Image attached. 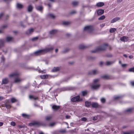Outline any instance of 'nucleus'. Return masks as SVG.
I'll return each mask as SVG.
<instances>
[{"label": "nucleus", "instance_id": "nucleus-49", "mask_svg": "<svg viewBox=\"0 0 134 134\" xmlns=\"http://www.w3.org/2000/svg\"><path fill=\"white\" fill-rule=\"evenodd\" d=\"M99 81V80L98 79H96L94 80L93 82L94 83H96L98 82Z\"/></svg>", "mask_w": 134, "mask_h": 134}, {"label": "nucleus", "instance_id": "nucleus-17", "mask_svg": "<svg viewBox=\"0 0 134 134\" xmlns=\"http://www.w3.org/2000/svg\"><path fill=\"white\" fill-rule=\"evenodd\" d=\"M120 18L118 17H116L114 18L111 21V23H112L115 22L116 21L119 20Z\"/></svg>", "mask_w": 134, "mask_h": 134}, {"label": "nucleus", "instance_id": "nucleus-39", "mask_svg": "<svg viewBox=\"0 0 134 134\" xmlns=\"http://www.w3.org/2000/svg\"><path fill=\"white\" fill-rule=\"evenodd\" d=\"M105 18V16L104 15H103L99 18L98 19L99 20H103Z\"/></svg>", "mask_w": 134, "mask_h": 134}, {"label": "nucleus", "instance_id": "nucleus-9", "mask_svg": "<svg viewBox=\"0 0 134 134\" xmlns=\"http://www.w3.org/2000/svg\"><path fill=\"white\" fill-rule=\"evenodd\" d=\"M133 111V108H129L124 111V112L126 113H131Z\"/></svg>", "mask_w": 134, "mask_h": 134}, {"label": "nucleus", "instance_id": "nucleus-46", "mask_svg": "<svg viewBox=\"0 0 134 134\" xmlns=\"http://www.w3.org/2000/svg\"><path fill=\"white\" fill-rule=\"evenodd\" d=\"M38 37H35L32 38V41H36L38 40Z\"/></svg>", "mask_w": 134, "mask_h": 134}, {"label": "nucleus", "instance_id": "nucleus-18", "mask_svg": "<svg viewBox=\"0 0 134 134\" xmlns=\"http://www.w3.org/2000/svg\"><path fill=\"white\" fill-rule=\"evenodd\" d=\"M115 61H107L106 62V65H110L113 64Z\"/></svg>", "mask_w": 134, "mask_h": 134}, {"label": "nucleus", "instance_id": "nucleus-63", "mask_svg": "<svg viewBox=\"0 0 134 134\" xmlns=\"http://www.w3.org/2000/svg\"><path fill=\"white\" fill-rule=\"evenodd\" d=\"M3 15V14L2 13L0 14V19L2 17Z\"/></svg>", "mask_w": 134, "mask_h": 134}, {"label": "nucleus", "instance_id": "nucleus-35", "mask_svg": "<svg viewBox=\"0 0 134 134\" xmlns=\"http://www.w3.org/2000/svg\"><path fill=\"white\" fill-rule=\"evenodd\" d=\"M70 22L68 21H64L63 22V24L64 25H68L70 24Z\"/></svg>", "mask_w": 134, "mask_h": 134}, {"label": "nucleus", "instance_id": "nucleus-16", "mask_svg": "<svg viewBox=\"0 0 134 134\" xmlns=\"http://www.w3.org/2000/svg\"><path fill=\"white\" fill-rule=\"evenodd\" d=\"M5 42V41L3 39H0V48L3 46Z\"/></svg>", "mask_w": 134, "mask_h": 134}, {"label": "nucleus", "instance_id": "nucleus-37", "mask_svg": "<svg viewBox=\"0 0 134 134\" xmlns=\"http://www.w3.org/2000/svg\"><path fill=\"white\" fill-rule=\"evenodd\" d=\"M69 50V49L68 48H66L64 49L63 51V53H65L68 52Z\"/></svg>", "mask_w": 134, "mask_h": 134}, {"label": "nucleus", "instance_id": "nucleus-25", "mask_svg": "<svg viewBox=\"0 0 134 134\" xmlns=\"http://www.w3.org/2000/svg\"><path fill=\"white\" fill-rule=\"evenodd\" d=\"M52 116L51 115H49L45 117V119L46 120L49 121L52 118Z\"/></svg>", "mask_w": 134, "mask_h": 134}, {"label": "nucleus", "instance_id": "nucleus-56", "mask_svg": "<svg viewBox=\"0 0 134 134\" xmlns=\"http://www.w3.org/2000/svg\"><path fill=\"white\" fill-rule=\"evenodd\" d=\"M74 89V88L72 87H70L69 88V90H73Z\"/></svg>", "mask_w": 134, "mask_h": 134}, {"label": "nucleus", "instance_id": "nucleus-24", "mask_svg": "<svg viewBox=\"0 0 134 134\" xmlns=\"http://www.w3.org/2000/svg\"><path fill=\"white\" fill-rule=\"evenodd\" d=\"M60 108L59 106H57L56 105H53L52 107V108L55 110H57L59 109Z\"/></svg>", "mask_w": 134, "mask_h": 134}, {"label": "nucleus", "instance_id": "nucleus-19", "mask_svg": "<svg viewBox=\"0 0 134 134\" xmlns=\"http://www.w3.org/2000/svg\"><path fill=\"white\" fill-rule=\"evenodd\" d=\"M16 7L19 9H21L23 7V5L21 4L17 3L16 4Z\"/></svg>", "mask_w": 134, "mask_h": 134}, {"label": "nucleus", "instance_id": "nucleus-29", "mask_svg": "<svg viewBox=\"0 0 134 134\" xmlns=\"http://www.w3.org/2000/svg\"><path fill=\"white\" fill-rule=\"evenodd\" d=\"M85 105L87 107H89L91 105V103L90 102L88 101L86 102H85Z\"/></svg>", "mask_w": 134, "mask_h": 134}, {"label": "nucleus", "instance_id": "nucleus-45", "mask_svg": "<svg viewBox=\"0 0 134 134\" xmlns=\"http://www.w3.org/2000/svg\"><path fill=\"white\" fill-rule=\"evenodd\" d=\"M101 101L103 103H104L105 102V99L104 98H102L101 99Z\"/></svg>", "mask_w": 134, "mask_h": 134}, {"label": "nucleus", "instance_id": "nucleus-11", "mask_svg": "<svg viewBox=\"0 0 134 134\" xmlns=\"http://www.w3.org/2000/svg\"><path fill=\"white\" fill-rule=\"evenodd\" d=\"M128 40L129 38L128 37L125 36H123L120 38V40L124 42H126Z\"/></svg>", "mask_w": 134, "mask_h": 134}, {"label": "nucleus", "instance_id": "nucleus-15", "mask_svg": "<svg viewBox=\"0 0 134 134\" xmlns=\"http://www.w3.org/2000/svg\"><path fill=\"white\" fill-rule=\"evenodd\" d=\"M104 10L103 9L98 10L97 11V14L98 15H101L104 13Z\"/></svg>", "mask_w": 134, "mask_h": 134}, {"label": "nucleus", "instance_id": "nucleus-52", "mask_svg": "<svg viewBox=\"0 0 134 134\" xmlns=\"http://www.w3.org/2000/svg\"><path fill=\"white\" fill-rule=\"evenodd\" d=\"M55 124V122H52V123H51L49 125L51 126H53Z\"/></svg>", "mask_w": 134, "mask_h": 134}, {"label": "nucleus", "instance_id": "nucleus-50", "mask_svg": "<svg viewBox=\"0 0 134 134\" xmlns=\"http://www.w3.org/2000/svg\"><path fill=\"white\" fill-rule=\"evenodd\" d=\"M49 16L52 18L54 19L55 18V16L52 14H49Z\"/></svg>", "mask_w": 134, "mask_h": 134}, {"label": "nucleus", "instance_id": "nucleus-20", "mask_svg": "<svg viewBox=\"0 0 134 134\" xmlns=\"http://www.w3.org/2000/svg\"><path fill=\"white\" fill-rule=\"evenodd\" d=\"M104 5V3L103 2H99L97 3L96 6L98 7H101Z\"/></svg>", "mask_w": 134, "mask_h": 134}, {"label": "nucleus", "instance_id": "nucleus-57", "mask_svg": "<svg viewBox=\"0 0 134 134\" xmlns=\"http://www.w3.org/2000/svg\"><path fill=\"white\" fill-rule=\"evenodd\" d=\"M105 25V23H104V24H101L100 25V26L101 27H103Z\"/></svg>", "mask_w": 134, "mask_h": 134}, {"label": "nucleus", "instance_id": "nucleus-12", "mask_svg": "<svg viewBox=\"0 0 134 134\" xmlns=\"http://www.w3.org/2000/svg\"><path fill=\"white\" fill-rule=\"evenodd\" d=\"M9 82L8 79L7 78H4L2 79V84H7Z\"/></svg>", "mask_w": 134, "mask_h": 134}, {"label": "nucleus", "instance_id": "nucleus-31", "mask_svg": "<svg viewBox=\"0 0 134 134\" xmlns=\"http://www.w3.org/2000/svg\"><path fill=\"white\" fill-rule=\"evenodd\" d=\"M29 97L31 99H33L35 100H37L38 98L37 97H35L32 96H29Z\"/></svg>", "mask_w": 134, "mask_h": 134}, {"label": "nucleus", "instance_id": "nucleus-26", "mask_svg": "<svg viewBox=\"0 0 134 134\" xmlns=\"http://www.w3.org/2000/svg\"><path fill=\"white\" fill-rule=\"evenodd\" d=\"M59 68L58 67H54L52 70V71L53 72H57L59 70Z\"/></svg>", "mask_w": 134, "mask_h": 134}, {"label": "nucleus", "instance_id": "nucleus-42", "mask_svg": "<svg viewBox=\"0 0 134 134\" xmlns=\"http://www.w3.org/2000/svg\"><path fill=\"white\" fill-rule=\"evenodd\" d=\"M41 78L42 79H45L48 76L47 75H44L42 76H40Z\"/></svg>", "mask_w": 134, "mask_h": 134}, {"label": "nucleus", "instance_id": "nucleus-51", "mask_svg": "<svg viewBox=\"0 0 134 134\" xmlns=\"http://www.w3.org/2000/svg\"><path fill=\"white\" fill-rule=\"evenodd\" d=\"M10 125L13 126H14L15 125V123L14 122H12L10 123Z\"/></svg>", "mask_w": 134, "mask_h": 134}, {"label": "nucleus", "instance_id": "nucleus-4", "mask_svg": "<svg viewBox=\"0 0 134 134\" xmlns=\"http://www.w3.org/2000/svg\"><path fill=\"white\" fill-rule=\"evenodd\" d=\"M54 48V47L52 46L50 47L47 48L45 49H43V53H44L53 50Z\"/></svg>", "mask_w": 134, "mask_h": 134}, {"label": "nucleus", "instance_id": "nucleus-32", "mask_svg": "<svg viewBox=\"0 0 134 134\" xmlns=\"http://www.w3.org/2000/svg\"><path fill=\"white\" fill-rule=\"evenodd\" d=\"M22 116L25 118H29V117L30 116L29 115H27L26 114H22Z\"/></svg>", "mask_w": 134, "mask_h": 134}, {"label": "nucleus", "instance_id": "nucleus-8", "mask_svg": "<svg viewBox=\"0 0 134 134\" xmlns=\"http://www.w3.org/2000/svg\"><path fill=\"white\" fill-rule=\"evenodd\" d=\"M80 97L79 96L75 97L72 98L71 99V100L73 102H75L76 101H79L80 100Z\"/></svg>", "mask_w": 134, "mask_h": 134}, {"label": "nucleus", "instance_id": "nucleus-44", "mask_svg": "<svg viewBox=\"0 0 134 134\" xmlns=\"http://www.w3.org/2000/svg\"><path fill=\"white\" fill-rule=\"evenodd\" d=\"M121 97H122L121 96H115L114 97V99H117L120 98Z\"/></svg>", "mask_w": 134, "mask_h": 134}, {"label": "nucleus", "instance_id": "nucleus-61", "mask_svg": "<svg viewBox=\"0 0 134 134\" xmlns=\"http://www.w3.org/2000/svg\"><path fill=\"white\" fill-rule=\"evenodd\" d=\"M3 124V122H0V126H2Z\"/></svg>", "mask_w": 134, "mask_h": 134}, {"label": "nucleus", "instance_id": "nucleus-38", "mask_svg": "<svg viewBox=\"0 0 134 134\" xmlns=\"http://www.w3.org/2000/svg\"><path fill=\"white\" fill-rule=\"evenodd\" d=\"M11 101L12 103H14L16 101V99L14 98H12L11 99Z\"/></svg>", "mask_w": 134, "mask_h": 134}, {"label": "nucleus", "instance_id": "nucleus-14", "mask_svg": "<svg viewBox=\"0 0 134 134\" xmlns=\"http://www.w3.org/2000/svg\"><path fill=\"white\" fill-rule=\"evenodd\" d=\"M101 77L104 79H109L111 78V76L110 75H105L102 76Z\"/></svg>", "mask_w": 134, "mask_h": 134}, {"label": "nucleus", "instance_id": "nucleus-40", "mask_svg": "<svg viewBox=\"0 0 134 134\" xmlns=\"http://www.w3.org/2000/svg\"><path fill=\"white\" fill-rule=\"evenodd\" d=\"M82 95L83 96H86L87 94V92L86 91H83L82 92Z\"/></svg>", "mask_w": 134, "mask_h": 134}, {"label": "nucleus", "instance_id": "nucleus-60", "mask_svg": "<svg viewBox=\"0 0 134 134\" xmlns=\"http://www.w3.org/2000/svg\"><path fill=\"white\" fill-rule=\"evenodd\" d=\"M130 83H131V85H132V86H134V82H133V81L131 82Z\"/></svg>", "mask_w": 134, "mask_h": 134}, {"label": "nucleus", "instance_id": "nucleus-41", "mask_svg": "<svg viewBox=\"0 0 134 134\" xmlns=\"http://www.w3.org/2000/svg\"><path fill=\"white\" fill-rule=\"evenodd\" d=\"M5 106L7 109H10L11 107V106L9 104H5Z\"/></svg>", "mask_w": 134, "mask_h": 134}, {"label": "nucleus", "instance_id": "nucleus-47", "mask_svg": "<svg viewBox=\"0 0 134 134\" xmlns=\"http://www.w3.org/2000/svg\"><path fill=\"white\" fill-rule=\"evenodd\" d=\"M129 71L130 72H134V67H133L131 68L129 70Z\"/></svg>", "mask_w": 134, "mask_h": 134}, {"label": "nucleus", "instance_id": "nucleus-13", "mask_svg": "<svg viewBox=\"0 0 134 134\" xmlns=\"http://www.w3.org/2000/svg\"><path fill=\"white\" fill-rule=\"evenodd\" d=\"M91 106L93 108H96L99 107V105L97 103L93 102L92 103Z\"/></svg>", "mask_w": 134, "mask_h": 134}, {"label": "nucleus", "instance_id": "nucleus-21", "mask_svg": "<svg viewBox=\"0 0 134 134\" xmlns=\"http://www.w3.org/2000/svg\"><path fill=\"white\" fill-rule=\"evenodd\" d=\"M13 39V37L10 36L7 37L6 38V40L8 42H9L12 41Z\"/></svg>", "mask_w": 134, "mask_h": 134}, {"label": "nucleus", "instance_id": "nucleus-62", "mask_svg": "<svg viewBox=\"0 0 134 134\" xmlns=\"http://www.w3.org/2000/svg\"><path fill=\"white\" fill-rule=\"evenodd\" d=\"M127 65L126 64H122V67H125Z\"/></svg>", "mask_w": 134, "mask_h": 134}, {"label": "nucleus", "instance_id": "nucleus-54", "mask_svg": "<svg viewBox=\"0 0 134 134\" xmlns=\"http://www.w3.org/2000/svg\"><path fill=\"white\" fill-rule=\"evenodd\" d=\"M7 27V25H3L2 27L1 28L3 29H4L5 28H6Z\"/></svg>", "mask_w": 134, "mask_h": 134}, {"label": "nucleus", "instance_id": "nucleus-2", "mask_svg": "<svg viewBox=\"0 0 134 134\" xmlns=\"http://www.w3.org/2000/svg\"><path fill=\"white\" fill-rule=\"evenodd\" d=\"M108 46L107 43H106L97 47L96 49L91 51L92 53H97L101 51H104L107 48Z\"/></svg>", "mask_w": 134, "mask_h": 134}, {"label": "nucleus", "instance_id": "nucleus-6", "mask_svg": "<svg viewBox=\"0 0 134 134\" xmlns=\"http://www.w3.org/2000/svg\"><path fill=\"white\" fill-rule=\"evenodd\" d=\"M43 49L40 50L35 52L34 54L35 55H38L43 54Z\"/></svg>", "mask_w": 134, "mask_h": 134}, {"label": "nucleus", "instance_id": "nucleus-5", "mask_svg": "<svg viewBox=\"0 0 134 134\" xmlns=\"http://www.w3.org/2000/svg\"><path fill=\"white\" fill-rule=\"evenodd\" d=\"M99 73V70L98 69H94L91 71L89 73L90 74L96 75Z\"/></svg>", "mask_w": 134, "mask_h": 134}, {"label": "nucleus", "instance_id": "nucleus-53", "mask_svg": "<svg viewBox=\"0 0 134 134\" xmlns=\"http://www.w3.org/2000/svg\"><path fill=\"white\" fill-rule=\"evenodd\" d=\"M76 12L75 10H73L71 11L70 13L71 14H73L76 13Z\"/></svg>", "mask_w": 134, "mask_h": 134}, {"label": "nucleus", "instance_id": "nucleus-58", "mask_svg": "<svg viewBox=\"0 0 134 134\" xmlns=\"http://www.w3.org/2000/svg\"><path fill=\"white\" fill-rule=\"evenodd\" d=\"M97 119V117H94L93 118V120H96Z\"/></svg>", "mask_w": 134, "mask_h": 134}, {"label": "nucleus", "instance_id": "nucleus-28", "mask_svg": "<svg viewBox=\"0 0 134 134\" xmlns=\"http://www.w3.org/2000/svg\"><path fill=\"white\" fill-rule=\"evenodd\" d=\"M36 9L37 10L41 11L43 9V8L41 6H37L36 7Z\"/></svg>", "mask_w": 134, "mask_h": 134}, {"label": "nucleus", "instance_id": "nucleus-34", "mask_svg": "<svg viewBox=\"0 0 134 134\" xmlns=\"http://www.w3.org/2000/svg\"><path fill=\"white\" fill-rule=\"evenodd\" d=\"M116 31V29L115 28H111L110 29V32L111 33L114 32Z\"/></svg>", "mask_w": 134, "mask_h": 134}, {"label": "nucleus", "instance_id": "nucleus-59", "mask_svg": "<svg viewBox=\"0 0 134 134\" xmlns=\"http://www.w3.org/2000/svg\"><path fill=\"white\" fill-rule=\"evenodd\" d=\"M3 29L2 28H1V29H0V33H2L3 32Z\"/></svg>", "mask_w": 134, "mask_h": 134}, {"label": "nucleus", "instance_id": "nucleus-55", "mask_svg": "<svg viewBox=\"0 0 134 134\" xmlns=\"http://www.w3.org/2000/svg\"><path fill=\"white\" fill-rule=\"evenodd\" d=\"M65 130H61L59 131V132L61 133H64L65 132Z\"/></svg>", "mask_w": 134, "mask_h": 134}, {"label": "nucleus", "instance_id": "nucleus-33", "mask_svg": "<svg viewBox=\"0 0 134 134\" xmlns=\"http://www.w3.org/2000/svg\"><path fill=\"white\" fill-rule=\"evenodd\" d=\"M122 133L123 134H132V133L131 131H123Z\"/></svg>", "mask_w": 134, "mask_h": 134}, {"label": "nucleus", "instance_id": "nucleus-23", "mask_svg": "<svg viewBox=\"0 0 134 134\" xmlns=\"http://www.w3.org/2000/svg\"><path fill=\"white\" fill-rule=\"evenodd\" d=\"M57 32V31L56 30H52L49 32V34L50 35H54Z\"/></svg>", "mask_w": 134, "mask_h": 134}, {"label": "nucleus", "instance_id": "nucleus-1", "mask_svg": "<svg viewBox=\"0 0 134 134\" xmlns=\"http://www.w3.org/2000/svg\"><path fill=\"white\" fill-rule=\"evenodd\" d=\"M20 74L18 72H16L12 73L9 75V76L10 77H14L16 78L14 81L15 83H19L21 81L22 79L19 77Z\"/></svg>", "mask_w": 134, "mask_h": 134}, {"label": "nucleus", "instance_id": "nucleus-22", "mask_svg": "<svg viewBox=\"0 0 134 134\" xmlns=\"http://www.w3.org/2000/svg\"><path fill=\"white\" fill-rule=\"evenodd\" d=\"M100 86L99 84L94 85L92 86V88L93 89H97Z\"/></svg>", "mask_w": 134, "mask_h": 134}, {"label": "nucleus", "instance_id": "nucleus-48", "mask_svg": "<svg viewBox=\"0 0 134 134\" xmlns=\"http://www.w3.org/2000/svg\"><path fill=\"white\" fill-rule=\"evenodd\" d=\"M81 120L83 121H86L87 120V119L85 117H83L81 118Z\"/></svg>", "mask_w": 134, "mask_h": 134}, {"label": "nucleus", "instance_id": "nucleus-64", "mask_svg": "<svg viewBox=\"0 0 134 134\" xmlns=\"http://www.w3.org/2000/svg\"><path fill=\"white\" fill-rule=\"evenodd\" d=\"M70 117V116L69 115H66V119H69Z\"/></svg>", "mask_w": 134, "mask_h": 134}, {"label": "nucleus", "instance_id": "nucleus-7", "mask_svg": "<svg viewBox=\"0 0 134 134\" xmlns=\"http://www.w3.org/2000/svg\"><path fill=\"white\" fill-rule=\"evenodd\" d=\"M40 123L37 121H34L29 124V125L30 126L35 125H38L40 124Z\"/></svg>", "mask_w": 134, "mask_h": 134}, {"label": "nucleus", "instance_id": "nucleus-36", "mask_svg": "<svg viewBox=\"0 0 134 134\" xmlns=\"http://www.w3.org/2000/svg\"><path fill=\"white\" fill-rule=\"evenodd\" d=\"M78 2L76 1H74L72 2V4L73 5L75 6L77 5L78 4Z\"/></svg>", "mask_w": 134, "mask_h": 134}, {"label": "nucleus", "instance_id": "nucleus-27", "mask_svg": "<svg viewBox=\"0 0 134 134\" xmlns=\"http://www.w3.org/2000/svg\"><path fill=\"white\" fill-rule=\"evenodd\" d=\"M33 9V7L31 5H30L27 8L28 11L29 12H31Z\"/></svg>", "mask_w": 134, "mask_h": 134}, {"label": "nucleus", "instance_id": "nucleus-30", "mask_svg": "<svg viewBox=\"0 0 134 134\" xmlns=\"http://www.w3.org/2000/svg\"><path fill=\"white\" fill-rule=\"evenodd\" d=\"M86 47V46L83 44H81L79 46V48L81 49H84Z\"/></svg>", "mask_w": 134, "mask_h": 134}, {"label": "nucleus", "instance_id": "nucleus-3", "mask_svg": "<svg viewBox=\"0 0 134 134\" xmlns=\"http://www.w3.org/2000/svg\"><path fill=\"white\" fill-rule=\"evenodd\" d=\"M93 28V27L92 26H87L85 27L84 30L88 32H91L92 31Z\"/></svg>", "mask_w": 134, "mask_h": 134}, {"label": "nucleus", "instance_id": "nucleus-43", "mask_svg": "<svg viewBox=\"0 0 134 134\" xmlns=\"http://www.w3.org/2000/svg\"><path fill=\"white\" fill-rule=\"evenodd\" d=\"M121 97H122L121 96H115L114 97V99H117L120 98Z\"/></svg>", "mask_w": 134, "mask_h": 134}, {"label": "nucleus", "instance_id": "nucleus-10", "mask_svg": "<svg viewBox=\"0 0 134 134\" xmlns=\"http://www.w3.org/2000/svg\"><path fill=\"white\" fill-rule=\"evenodd\" d=\"M34 29H31L27 30L26 31V34L27 35H29L31 34L33 32Z\"/></svg>", "mask_w": 134, "mask_h": 134}]
</instances>
